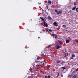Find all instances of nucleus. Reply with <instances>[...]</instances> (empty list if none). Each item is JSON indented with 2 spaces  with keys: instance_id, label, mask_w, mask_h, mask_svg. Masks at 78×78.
<instances>
[{
  "instance_id": "1",
  "label": "nucleus",
  "mask_w": 78,
  "mask_h": 78,
  "mask_svg": "<svg viewBox=\"0 0 78 78\" xmlns=\"http://www.w3.org/2000/svg\"><path fill=\"white\" fill-rule=\"evenodd\" d=\"M40 19H41V20L43 22V23H44V26L47 27H48V25L45 21V20H44V19L41 17H40Z\"/></svg>"
},
{
  "instance_id": "2",
  "label": "nucleus",
  "mask_w": 78,
  "mask_h": 78,
  "mask_svg": "<svg viewBox=\"0 0 78 78\" xmlns=\"http://www.w3.org/2000/svg\"><path fill=\"white\" fill-rule=\"evenodd\" d=\"M55 12H56V13L57 14H62V11L60 10L59 11H58V10L56 9L55 10Z\"/></svg>"
},
{
  "instance_id": "3",
  "label": "nucleus",
  "mask_w": 78,
  "mask_h": 78,
  "mask_svg": "<svg viewBox=\"0 0 78 78\" xmlns=\"http://www.w3.org/2000/svg\"><path fill=\"white\" fill-rule=\"evenodd\" d=\"M41 63H43V64H42V65H43V66H45V65L47 63L45 62H44V61H42L39 64H41Z\"/></svg>"
},
{
  "instance_id": "4",
  "label": "nucleus",
  "mask_w": 78,
  "mask_h": 78,
  "mask_svg": "<svg viewBox=\"0 0 78 78\" xmlns=\"http://www.w3.org/2000/svg\"><path fill=\"white\" fill-rule=\"evenodd\" d=\"M53 25L55 26H58V23L55 21L53 23Z\"/></svg>"
},
{
  "instance_id": "5",
  "label": "nucleus",
  "mask_w": 78,
  "mask_h": 78,
  "mask_svg": "<svg viewBox=\"0 0 78 78\" xmlns=\"http://www.w3.org/2000/svg\"><path fill=\"white\" fill-rule=\"evenodd\" d=\"M59 44H61V45H62V44H63V43L62 42H61L60 40H59Z\"/></svg>"
},
{
  "instance_id": "6",
  "label": "nucleus",
  "mask_w": 78,
  "mask_h": 78,
  "mask_svg": "<svg viewBox=\"0 0 78 78\" xmlns=\"http://www.w3.org/2000/svg\"><path fill=\"white\" fill-rule=\"evenodd\" d=\"M48 19L49 20H51V17H50V16H48Z\"/></svg>"
},
{
  "instance_id": "7",
  "label": "nucleus",
  "mask_w": 78,
  "mask_h": 78,
  "mask_svg": "<svg viewBox=\"0 0 78 78\" xmlns=\"http://www.w3.org/2000/svg\"><path fill=\"white\" fill-rule=\"evenodd\" d=\"M61 48V46H59V45H57V46L56 47V48L57 49H59V48Z\"/></svg>"
},
{
  "instance_id": "8",
  "label": "nucleus",
  "mask_w": 78,
  "mask_h": 78,
  "mask_svg": "<svg viewBox=\"0 0 78 78\" xmlns=\"http://www.w3.org/2000/svg\"><path fill=\"white\" fill-rule=\"evenodd\" d=\"M64 62L63 60L61 61V64H62L63 65V64H64Z\"/></svg>"
},
{
  "instance_id": "9",
  "label": "nucleus",
  "mask_w": 78,
  "mask_h": 78,
  "mask_svg": "<svg viewBox=\"0 0 78 78\" xmlns=\"http://www.w3.org/2000/svg\"><path fill=\"white\" fill-rule=\"evenodd\" d=\"M66 43H69V40H68L66 39Z\"/></svg>"
},
{
  "instance_id": "10",
  "label": "nucleus",
  "mask_w": 78,
  "mask_h": 78,
  "mask_svg": "<svg viewBox=\"0 0 78 78\" xmlns=\"http://www.w3.org/2000/svg\"><path fill=\"white\" fill-rule=\"evenodd\" d=\"M41 58V57H37V60H39L40 58Z\"/></svg>"
},
{
  "instance_id": "11",
  "label": "nucleus",
  "mask_w": 78,
  "mask_h": 78,
  "mask_svg": "<svg viewBox=\"0 0 78 78\" xmlns=\"http://www.w3.org/2000/svg\"><path fill=\"white\" fill-rule=\"evenodd\" d=\"M39 62V61H37V60H35V62H36V63H38V62L39 63H40V62Z\"/></svg>"
},
{
  "instance_id": "12",
  "label": "nucleus",
  "mask_w": 78,
  "mask_h": 78,
  "mask_svg": "<svg viewBox=\"0 0 78 78\" xmlns=\"http://www.w3.org/2000/svg\"><path fill=\"white\" fill-rule=\"evenodd\" d=\"M72 57H75V55H74V54L73 53L72 54Z\"/></svg>"
},
{
  "instance_id": "13",
  "label": "nucleus",
  "mask_w": 78,
  "mask_h": 78,
  "mask_svg": "<svg viewBox=\"0 0 78 78\" xmlns=\"http://www.w3.org/2000/svg\"><path fill=\"white\" fill-rule=\"evenodd\" d=\"M75 8H76V7H74L73 9H72V10H73V11H75Z\"/></svg>"
},
{
  "instance_id": "14",
  "label": "nucleus",
  "mask_w": 78,
  "mask_h": 78,
  "mask_svg": "<svg viewBox=\"0 0 78 78\" xmlns=\"http://www.w3.org/2000/svg\"><path fill=\"white\" fill-rule=\"evenodd\" d=\"M48 3H50V4H51V1L49 0L48 1Z\"/></svg>"
},
{
  "instance_id": "15",
  "label": "nucleus",
  "mask_w": 78,
  "mask_h": 78,
  "mask_svg": "<svg viewBox=\"0 0 78 78\" xmlns=\"http://www.w3.org/2000/svg\"><path fill=\"white\" fill-rule=\"evenodd\" d=\"M78 8H77L76 9V11L77 12H78Z\"/></svg>"
},
{
  "instance_id": "16",
  "label": "nucleus",
  "mask_w": 78,
  "mask_h": 78,
  "mask_svg": "<svg viewBox=\"0 0 78 78\" xmlns=\"http://www.w3.org/2000/svg\"><path fill=\"white\" fill-rule=\"evenodd\" d=\"M56 62L57 64H59L60 62V60H58Z\"/></svg>"
},
{
  "instance_id": "17",
  "label": "nucleus",
  "mask_w": 78,
  "mask_h": 78,
  "mask_svg": "<svg viewBox=\"0 0 78 78\" xmlns=\"http://www.w3.org/2000/svg\"><path fill=\"white\" fill-rule=\"evenodd\" d=\"M37 66H40V67H42V66L41 65L39 64H37Z\"/></svg>"
},
{
  "instance_id": "18",
  "label": "nucleus",
  "mask_w": 78,
  "mask_h": 78,
  "mask_svg": "<svg viewBox=\"0 0 78 78\" xmlns=\"http://www.w3.org/2000/svg\"><path fill=\"white\" fill-rule=\"evenodd\" d=\"M68 41H70V40H71V38H70V37H68Z\"/></svg>"
},
{
  "instance_id": "19",
  "label": "nucleus",
  "mask_w": 78,
  "mask_h": 78,
  "mask_svg": "<svg viewBox=\"0 0 78 78\" xmlns=\"http://www.w3.org/2000/svg\"><path fill=\"white\" fill-rule=\"evenodd\" d=\"M54 36L55 37V38H56V37H57V35H56L54 34Z\"/></svg>"
},
{
  "instance_id": "20",
  "label": "nucleus",
  "mask_w": 78,
  "mask_h": 78,
  "mask_svg": "<svg viewBox=\"0 0 78 78\" xmlns=\"http://www.w3.org/2000/svg\"><path fill=\"white\" fill-rule=\"evenodd\" d=\"M75 41L77 43H78V39H75Z\"/></svg>"
},
{
  "instance_id": "21",
  "label": "nucleus",
  "mask_w": 78,
  "mask_h": 78,
  "mask_svg": "<svg viewBox=\"0 0 78 78\" xmlns=\"http://www.w3.org/2000/svg\"><path fill=\"white\" fill-rule=\"evenodd\" d=\"M73 78H76V75H74L73 76Z\"/></svg>"
},
{
  "instance_id": "22",
  "label": "nucleus",
  "mask_w": 78,
  "mask_h": 78,
  "mask_svg": "<svg viewBox=\"0 0 78 78\" xmlns=\"http://www.w3.org/2000/svg\"><path fill=\"white\" fill-rule=\"evenodd\" d=\"M49 31H50V32H51V31H52V30H51V29H49Z\"/></svg>"
},
{
  "instance_id": "23",
  "label": "nucleus",
  "mask_w": 78,
  "mask_h": 78,
  "mask_svg": "<svg viewBox=\"0 0 78 78\" xmlns=\"http://www.w3.org/2000/svg\"><path fill=\"white\" fill-rule=\"evenodd\" d=\"M76 72L78 71V68L76 69Z\"/></svg>"
},
{
  "instance_id": "24",
  "label": "nucleus",
  "mask_w": 78,
  "mask_h": 78,
  "mask_svg": "<svg viewBox=\"0 0 78 78\" xmlns=\"http://www.w3.org/2000/svg\"><path fill=\"white\" fill-rule=\"evenodd\" d=\"M51 76H49L48 77V78H50Z\"/></svg>"
},
{
  "instance_id": "25",
  "label": "nucleus",
  "mask_w": 78,
  "mask_h": 78,
  "mask_svg": "<svg viewBox=\"0 0 78 78\" xmlns=\"http://www.w3.org/2000/svg\"><path fill=\"white\" fill-rule=\"evenodd\" d=\"M70 58L71 59H73V57H70Z\"/></svg>"
},
{
  "instance_id": "26",
  "label": "nucleus",
  "mask_w": 78,
  "mask_h": 78,
  "mask_svg": "<svg viewBox=\"0 0 78 78\" xmlns=\"http://www.w3.org/2000/svg\"><path fill=\"white\" fill-rule=\"evenodd\" d=\"M62 69H65L66 68L64 67H62Z\"/></svg>"
},
{
  "instance_id": "27",
  "label": "nucleus",
  "mask_w": 78,
  "mask_h": 78,
  "mask_svg": "<svg viewBox=\"0 0 78 78\" xmlns=\"http://www.w3.org/2000/svg\"><path fill=\"white\" fill-rule=\"evenodd\" d=\"M63 26L64 27H66V25H63Z\"/></svg>"
},
{
  "instance_id": "28",
  "label": "nucleus",
  "mask_w": 78,
  "mask_h": 78,
  "mask_svg": "<svg viewBox=\"0 0 78 78\" xmlns=\"http://www.w3.org/2000/svg\"><path fill=\"white\" fill-rule=\"evenodd\" d=\"M45 78H47V76H45Z\"/></svg>"
},
{
  "instance_id": "29",
  "label": "nucleus",
  "mask_w": 78,
  "mask_h": 78,
  "mask_svg": "<svg viewBox=\"0 0 78 78\" xmlns=\"http://www.w3.org/2000/svg\"><path fill=\"white\" fill-rule=\"evenodd\" d=\"M42 31H44V32H45V31L44 30H42Z\"/></svg>"
},
{
  "instance_id": "30",
  "label": "nucleus",
  "mask_w": 78,
  "mask_h": 78,
  "mask_svg": "<svg viewBox=\"0 0 78 78\" xmlns=\"http://www.w3.org/2000/svg\"><path fill=\"white\" fill-rule=\"evenodd\" d=\"M58 75H59V72H58Z\"/></svg>"
},
{
  "instance_id": "31",
  "label": "nucleus",
  "mask_w": 78,
  "mask_h": 78,
  "mask_svg": "<svg viewBox=\"0 0 78 78\" xmlns=\"http://www.w3.org/2000/svg\"><path fill=\"white\" fill-rule=\"evenodd\" d=\"M41 72H42V73H44V72L42 71H41Z\"/></svg>"
},
{
  "instance_id": "32",
  "label": "nucleus",
  "mask_w": 78,
  "mask_h": 78,
  "mask_svg": "<svg viewBox=\"0 0 78 78\" xmlns=\"http://www.w3.org/2000/svg\"><path fill=\"white\" fill-rule=\"evenodd\" d=\"M33 74H31V76H32V78H33V76L32 75Z\"/></svg>"
},
{
  "instance_id": "33",
  "label": "nucleus",
  "mask_w": 78,
  "mask_h": 78,
  "mask_svg": "<svg viewBox=\"0 0 78 78\" xmlns=\"http://www.w3.org/2000/svg\"><path fill=\"white\" fill-rule=\"evenodd\" d=\"M38 39H40V37H38Z\"/></svg>"
},
{
  "instance_id": "34",
  "label": "nucleus",
  "mask_w": 78,
  "mask_h": 78,
  "mask_svg": "<svg viewBox=\"0 0 78 78\" xmlns=\"http://www.w3.org/2000/svg\"><path fill=\"white\" fill-rule=\"evenodd\" d=\"M42 64H43V63H41V65H42Z\"/></svg>"
},
{
  "instance_id": "35",
  "label": "nucleus",
  "mask_w": 78,
  "mask_h": 78,
  "mask_svg": "<svg viewBox=\"0 0 78 78\" xmlns=\"http://www.w3.org/2000/svg\"><path fill=\"white\" fill-rule=\"evenodd\" d=\"M32 70V69H30V71H31V70Z\"/></svg>"
},
{
  "instance_id": "36",
  "label": "nucleus",
  "mask_w": 78,
  "mask_h": 78,
  "mask_svg": "<svg viewBox=\"0 0 78 78\" xmlns=\"http://www.w3.org/2000/svg\"><path fill=\"white\" fill-rule=\"evenodd\" d=\"M31 20V21H32V20Z\"/></svg>"
}]
</instances>
